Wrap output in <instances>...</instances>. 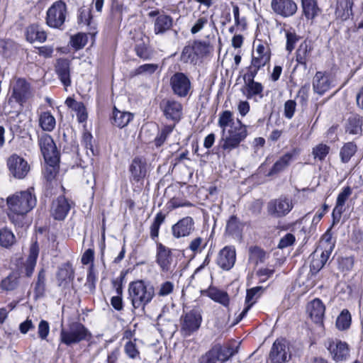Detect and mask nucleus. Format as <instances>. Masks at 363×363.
Instances as JSON below:
<instances>
[{
    "label": "nucleus",
    "instance_id": "6",
    "mask_svg": "<svg viewBox=\"0 0 363 363\" xmlns=\"http://www.w3.org/2000/svg\"><path fill=\"white\" fill-rule=\"evenodd\" d=\"M201 321V311L198 308L191 310L181 318V333L185 337L190 336L199 330Z\"/></svg>",
    "mask_w": 363,
    "mask_h": 363
},
{
    "label": "nucleus",
    "instance_id": "22",
    "mask_svg": "<svg viewBox=\"0 0 363 363\" xmlns=\"http://www.w3.org/2000/svg\"><path fill=\"white\" fill-rule=\"evenodd\" d=\"M332 86V80L329 76L321 72H317L313 79V88L319 95L324 94Z\"/></svg>",
    "mask_w": 363,
    "mask_h": 363
},
{
    "label": "nucleus",
    "instance_id": "54",
    "mask_svg": "<svg viewBox=\"0 0 363 363\" xmlns=\"http://www.w3.org/2000/svg\"><path fill=\"white\" fill-rule=\"evenodd\" d=\"M91 20V11L85 7L79 9L78 23L89 26Z\"/></svg>",
    "mask_w": 363,
    "mask_h": 363
},
{
    "label": "nucleus",
    "instance_id": "46",
    "mask_svg": "<svg viewBox=\"0 0 363 363\" xmlns=\"http://www.w3.org/2000/svg\"><path fill=\"white\" fill-rule=\"evenodd\" d=\"M214 348L218 350V355L220 362L227 361L230 357L238 352V349H234L231 347H222L220 345H216Z\"/></svg>",
    "mask_w": 363,
    "mask_h": 363
},
{
    "label": "nucleus",
    "instance_id": "45",
    "mask_svg": "<svg viewBox=\"0 0 363 363\" xmlns=\"http://www.w3.org/2000/svg\"><path fill=\"white\" fill-rule=\"evenodd\" d=\"M15 242L13 233L7 228L0 230V245L4 247H11Z\"/></svg>",
    "mask_w": 363,
    "mask_h": 363
},
{
    "label": "nucleus",
    "instance_id": "24",
    "mask_svg": "<svg viewBox=\"0 0 363 363\" xmlns=\"http://www.w3.org/2000/svg\"><path fill=\"white\" fill-rule=\"evenodd\" d=\"M134 39L135 43L134 50L136 55L144 60L150 59L152 53L147 45V38L142 33H139Z\"/></svg>",
    "mask_w": 363,
    "mask_h": 363
},
{
    "label": "nucleus",
    "instance_id": "43",
    "mask_svg": "<svg viewBox=\"0 0 363 363\" xmlns=\"http://www.w3.org/2000/svg\"><path fill=\"white\" fill-rule=\"evenodd\" d=\"M19 277L16 273H11L1 282L0 286L6 291H12L18 285Z\"/></svg>",
    "mask_w": 363,
    "mask_h": 363
},
{
    "label": "nucleus",
    "instance_id": "64",
    "mask_svg": "<svg viewBox=\"0 0 363 363\" xmlns=\"http://www.w3.org/2000/svg\"><path fill=\"white\" fill-rule=\"evenodd\" d=\"M173 290L174 284L169 281H167L161 284L157 294L160 296H166L172 293Z\"/></svg>",
    "mask_w": 363,
    "mask_h": 363
},
{
    "label": "nucleus",
    "instance_id": "12",
    "mask_svg": "<svg viewBox=\"0 0 363 363\" xmlns=\"http://www.w3.org/2000/svg\"><path fill=\"white\" fill-rule=\"evenodd\" d=\"M156 262L164 272L172 271L175 267L171 250L162 243L157 245Z\"/></svg>",
    "mask_w": 363,
    "mask_h": 363
},
{
    "label": "nucleus",
    "instance_id": "57",
    "mask_svg": "<svg viewBox=\"0 0 363 363\" xmlns=\"http://www.w3.org/2000/svg\"><path fill=\"white\" fill-rule=\"evenodd\" d=\"M325 264L323 261L318 257V255H311V262L310 264V271L312 274H316Z\"/></svg>",
    "mask_w": 363,
    "mask_h": 363
},
{
    "label": "nucleus",
    "instance_id": "3",
    "mask_svg": "<svg viewBox=\"0 0 363 363\" xmlns=\"http://www.w3.org/2000/svg\"><path fill=\"white\" fill-rule=\"evenodd\" d=\"M247 136V126L240 119H237L236 125H233L225 132H221L220 145L223 150L230 152L237 148Z\"/></svg>",
    "mask_w": 363,
    "mask_h": 363
},
{
    "label": "nucleus",
    "instance_id": "63",
    "mask_svg": "<svg viewBox=\"0 0 363 363\" xmlns=\"http://www.w3.org/2000/svg\"><path fill=\"white\" fill-rule=\"evenodd\" d=\"M296 240L295 236L291 233L286 234L281 238L278 244V248L284 249L292 245Z\"/></svg>",
    "mask_w": 363,
    "mask_h": 363
},
{
    "label": "nucleus",
    "instance_id": "39",
    "mask_svg": "<svg viewBox=\"0 0 363 363\" xmlns=\"http://www.w3.org/2000/svg\"><path fill=\"white\" fill-rule=\"evenodd\" d=\"M345 131L351 135L361 134L362 121L357 116H350L345 125Z\"/></svg>",
    "mask_w": 363,
    "mask_h": 363
},
{
    "label": "nucleus",
    "instance_id": "31",
    "mask_svg": "<svg viewBox=\"0 0 363 363\" xmlns=\"http://www.w3.org/2000/svg\"><path fill=\"white\" fill-rule=\"evenodd\" d=\"M39 254V247L37 242L31 244L29 250V255L24 264L26 274L30 277L34 271L37 258Z\"/></svg>",
    "mask_w": 363,
    "mask_h": 363
},
{
    "label": "nucleus",
    "instance_id": "49",
    "mask_svg": "<svg viewBox=\"0 0 363 363\" xmlns=\"http://www.w3.org/2000/svg\"><path fill=\"white\" fill-rule=\"evenodd\" d=\"M88 38L85 33H77L71 38V44L76 50L83 48L87 43Z\"/></svg>",
    "mask_w": 363,
    "mask_h": 363
},
{
    "label": "nucleus",
    "instance_id": "29",
    "mask_svg": "<svg viewBox=\"0 0 363 363\" xmlns=\"http://www.w3.org/2000/svg\"><path fill=\"white\" fill-rule=\"evenodd\" d=\"M173 26V18L166 14L159 15L154 22V32L156 35H162L169 30Z\"/></svg>",
    "mask_w": 363,
    "mask_h": 363
},
{
    "label": "nucleus",
    "instance_id": "38",
    "mask_svg": "<svg viewBox=\"0 0 363 363\" xmlns=\"http://www.w3.org/2000/svg\"><path fill=\"white\" fill-rule=\"evenodd\" d=\"M218 126L222 129L221 132H225L233 125H236L234 121L233 114L230 111H224L219 115L218 121Z\"/></svg>",
    "mask_w": 363,
    "mask_h": 363
},
{
    "label": "nucleus",
    "instance_id": "42",
    "mask_svg": "<svg viewBox=\"0 0 363 363\" xmlns=\"http://www.w3.org/2000/svg\"><path fill=\"white\" fill-rule=\"evenodd\" d=\"M351 325V315L348 310L344 309L337 316L336 320V326L340 330H345L350 328Z\"/></svg>",
    "mask_w": 363,
    "mask_h": 363
},
{
    "label": "nucleus",
    "instance_id": "15",
    "mask_svg": "<svg viewBox=\"0 0 363 363\" xmlns=\"http://www.w3.org/2000/svg\"><path fill=\"white\" fill-rule=\"evenodd\" d=\"M299 152L298 149L294 148L280 157L269 169L267 176L272 177L284 172L290 165L295 157L298 155Z\"/></svg>",
    "mask_w": 363,
    "mask_h": 363
},
{
    "label": "nucleus",
    "instance_id": "40",
    "mask_svg": "<svg viewBox=\"0 0 363 363\" xmlns=\"http://www.w3.org/2000/svg\"><path fill=\"white\" fill-rule=\"evenodd\" d=\"M242 229V225L235 216H231L226 224V233L229 235H239Z\"/></svg>",
    "mask_w": 363,
    "mask_h": 363
},
{
    "label": "nucleus",
    "instance_id": "27",
    "mask_svg": "<svg viewBox=\"0 0 363 363\" xmlns=\"http://www.w3.org/2000/svg\"><path fill=\"white\" fill-rule=\"evenodd\" d=\"M312 50L313 48L307 40L302 42L296 50V61L298 65H302L304 69H307V63L310 60Z\"/></svg>",
    "mask_w": 363,
    "mask_h": 363
},
{
    "label": "nucleus",
    "instance_id": "60",
    "mask_svg": "<svg viewBox=\"0 0 363 363\" xmlns=\"http://www.w3.org/2000/svg\"><path fill=\"white\" fill-rule=\"evenodd\" d=\"M194 57V48L191 45L185 46L182 52L181 60L184 63L191 62Z\"/></svg>",
    "mask_w": 363,
    "mask_h": 363
},
{
    "label": "nucleus",
    "instance_id": "48",
    "mask_svg": "<svg viewBox=\"0 0 363 363\" xmlns=\"http://www.w3.org/2000/svg\"><path fill=\"white\" fill-rule=\"evenodd\" d=\"M45 163L46 166L44 169V177L48 182H52L58 172L59 162H55V164L51 162Z\"/></svg>",
    "mask_w": 363,
    "mask_h": 363
},
{
    "label": "nucleus",
    "instance_id": "44",
    "mask_svg": "<svg viewBox=\"0 0 363 363\" xmlns=\"http://www.w3.org/2000/svg\"><path fill=\"white\" fill-rule=\"evenodd\" d=\"M245 83L247 89L246 96L248 99H250L255 95L262 94L263 91V86L261 83L255 82V80L245 82Z\"/></svg>",
    "mask_w": 363,
    "mask_h": 363
},
{
    "label": "nucleus",
    "instance_id": "26",
    "mask_svg": "<svg viewBox=\"0 0 363 363\" xmlns=\"http://www.w3.org/2000/svg\"><path fill=\"white\" fill-rule=\"evenodd\" d=\"M74 277V272L69 263L62 264L58 269L57 273V279L58 286L65 288Z\"/></svg>",
    "mask_w": 363,
    "mask_h": 363
},
{
    "label": "nucleus",
    "instance_id": "34",
    "mask_svg": "<svg viewBox=\"0 0 363 363\" xmlns=\"http://www.w3.org/2000/svg\"><path fill=\"white\" fill-rule=\"evenodd\" d=\"M207 296L214 301L219 303L223 306H228L230 303V298L228 293L225 291L213 287L207 291Z\"/></svg>",
    "mask_w": 363,
    "mask_h": 363
},
{
    "label": "nucleus",
    "instance_id": "58",
    "mask_svg": "<svg viewBox=\"0 0 363 363\" xmlns=\"http://www.w3.org/2000/svg\"><path fill=\"white\" fill-rule=\"evenodd\" d=\"M265 258V252L258 247H253L250 249V259L255 261L256 264L262 262Z\"/></svg>",
    "mask_w": 363,
    "mask_h": 363
},
{
    "label": "nucleus",
    "instance_id": "28",
    "mask_svg": "<svg viewBox=\"0 0 363 363\" xmlns=\"http://www.w3.org/2000/svg\"><path fill=\"white\" fill-rule=\"evenodd\" d=\"M26 40L31 43H43L47 38L46 33L37 24H32L26 28Z\"/></svg>",
    "mask_w": 363,
    "mask_h": 363
},
{
    "label": "nucleus",
    "instance_id": "51",
    "mask_svg": "<svg viewBox=\"0 0 363 363\" xmlns=\"http://www.w3.org/2000/svg\"><path fill=\"white\" fill-rule=\"evenodd\" d=\"M174 125H165L155 139V145L161 146L166 140L168 135L172 132Z\"/></svg>",
    "mask_w": 363,
    "mask_h": 363
},
{
    "label": "nucleus",
    "instance_id": "56",
    "mask_svg": "<svg viewBox=\"0 0 363 363\" xmlns=\"http://www.w3.org/2000/svg\"><path fill=\"white\" fill-rule=\"evenodd\" d=\"M45 290V274L44 270L39 272L38 280L35 286V291L38 296H42Z\"/></svg>",
    "mask_w": 363,
    "mask_h": 363
},
{
    "label": "nucleus",
    "instance_id": "20",
    "mask_svg": "<svg viewBox=\"0 0 363 363\" xmlns=\"http://www.w3.org/2000/svg\"><path fill=\"white\" fill-rule=\"evenodd\" d=\"M71 61L66 58H60L55 64V72L62 84L67 87L71 85L70 79Z\"/></svg>",
    "mask_w": 363,
    "mask_h": 363
},
{
    "label": "nucleus",
    "instance_id": "62",
    "mask_svg": "<svg viewBox=\"0 0 363 363\" xmlns=\"http://www.w3.org/2000/svg\"><path fill=\"white\" fill-rule=\"evenodd\" d=\"M50 333V326L48 321L42 320L38 325V333L42 340H46Z\"/></svg>",
    "mask_w": 363,
    "mask_h": 363
},
{
    "label": "nucleus",
    "instance_id": "52",
    "mask_svg": "<svg viewBox=\"0 0 363 363\" xmlns=\"http://www.w3.org/2000/svg\"><path fill=\"white\" fill-rule=\"evenodd\" d=\"M218 352V350L213 347L201 357L200 363H217V362L220 361Z\"/></svg>",
    "mask_w": 363,
    "mask_h": 363
},
{
    "label": "nucleus",
    "instance_id": "13",
    "mask_svg": "<svg viewBox=\"0 0 363 363\" xmlns=\"http://www.w3.org/2000/svg\"><path fill=\"white\" fill-rule=\"evenodd\" d=\"M164 116L174 122H178L182 115V105L174 99H166L160 103Z\"/></svg>",
    "mask_w": 363,
    "mask_h": 363
},
{
    "label": "nucleus",
    "instance_id": "53",
    "mask_svg": "<svg viewBox=\"0 0 363 363\" xmlns=\"http://www.w3.org/2000/svg\"><path fill=\"white\" fill-rule=\"evenodd\" d=\"M286 50L289 51V52H291V51L294 49L295 45L300 40V37L296 34L295 32H291L290 30L286 31Z\"/></svg>",
    "mask_w": 363,
    "mask_h": 363
},
{
    "label": "nucleus",
    "instance_id": "41",
    "mask_svg": "<svg viewBox=\"0 0 363 363\" xmlns=\"http://www.w3.org/2000/svg\"><path fill=\"white\" fill-rule=\"evenodd\" d=\"M17 50L16 43L11 40H0V53L6 57L13 55Z\"/></svg>",
    "mask_w": 363,
    "mask_h": 363
},
{
    "label": "nucleus",
    "instance_id": "4",
    "mask_svg": "<svg viewBox=\"0 0 363 363\" xmlns=\"http://www.w3.org/2000/svg\"><path fill=\"white\" fill-rule=\"evenodd\" d=\"M91 337L89 330L79 322H72L60 331V341L66 345L77 344Z\"/></svg>",
    "mask_w": 363,
    "mask_h": 363
},
{
    "label": "nucleus",
    "instance_id": "61",
    "mask_svg": "<svg viewBox=\"0 0 363 363\" xmlns=\"http://www.w3.org/2000/svg\"><path fill=\"white\" fill-rule=\"evenodd\" d=\"M158 68V65L157 64H145L139 66L136 70V74H153Z\"/></svg>",
    "mask_w": 363,
    "mask_h": 363
},
{
    "label": "nucleus",
    "instance_id": "18",
    "mask_svg": "<svg viewBox=\"0 0 363 363\" xmlns=\"http://www.w3.org/2000/svg\"><path fill=\"white\" fill-rule=\"evenodd\" d=\"M31 95L30 84L24 79H18L13 85L12 96L18 103L24 102Z\"/></svg>",
    "mask_w": 363,
    "mask_h": 363
},
{
    "label": "nucleus",
    "instance_id": "8",
    "mask_svg": "<svg viewBox=\"0 0 363 363\" xmlns=\"http://www.w3.org/2000/svg\"><path fill=\"white\" fill-rule=\"evenodd\" d=\"M291 199L281 196L271 200L267 204V212L274 218H281L286 216L293 208Z\"/></svg>",
    "mask_w": 363,
    "mask_h": 363
},
{
    "label": "nucleus",
    "instance_id": "55",
    "mask_svg": "<svg viewBox=\"0 0 363 363\" xmlns=\"http://www.w3.org/2000/svg\"><path fill=\"white\" fill-rule=\"evenodd\" d=\"M270 61V55H252L251 64L259 67H264Z\"/></svg>",
    "mask_w": 363,
    "mask_h": 363
},
{
    "label": "nucleus",
    "instance_id": "1",
    "mask_svg": "<svg viewBox=\"0 0 363 363\" xmlns=\"http://www.w3.org/2000/svg\"><path fill=\"white\" fill-rule=\"evenodd\" d=\"M36 197L30 189L16 192L6 199L8 217L16 228L26 229L32 223L28 213L36 206Z\"/></svg>",
    "mask_w": 363,
    "mask_h": 363
},
{
    "label": "nucleus",
    "instance_id": "16",
    "mask_svg": "<svg viewBox=\"0 0 363 363\" xmlns=\"http://www.w3.org/2000/svg\"><path fill=\"white\" fill-rule=\"evenodd\" d=\"M236 260L235 248L233 246H225L218 252L216 263L223 270H230Z\"/></svg>",
    "mask_w": 363,
    "mask_h": 363
},
{
    "label": "nucleus",
    "instance_id": "35",
    "mask_svg": "<svg viewBox=\"0 0 363 363\" xmlns=\"http://www.w3.org/2000/svg\"><path fill=\"white\" fill-rule=\"evenodd\" d=\"M39 125L44 131L51 132L56 125L55 118L48 111L42 112L39 116Z\"/></svg>",
    "mask_w": 363,
    "mask_h": 363
},
{
    "label": "nucleus",
    "instance_id": "25",
    "mask_svg": "<svg viewBox=\"0 0 363 363\" xmlns=\"http://www.w3.org/2000/svg\"><path fill=\"white\" fill-rule=\"evenodd\" d=\"M333 359L336 362L342 361L346 359L349 354L348 345L345 342H330L328 347Z\"/></svg>",
    "mask_w": 363,
    "mask_h": 363
},
{
    "label": "nucleus",
    "instance_id": "14",
    "mask_svg": "<svg viewBox=\"0 0 363 363\" xmlns=\"http://www.w3.org/2000/svg\"><path fill=\"white\" fill-rule=\"evenodd\" d=\"M271 7L276 14L284 18L294 16L298 9L297 4L293 0H272Z\"/></svg>",
    "mask_w": 363,
    "mask_h": 363
},
{
    "label": "nucleus",
    "instance_id": "37",
    "mask_svg": "<svg viewBox=\"0 0 363 363\" xmlns=\"http://www.w3.org/2000/svg\"><path fill=\"white\" fill-rule=\"evenodd\" d=\"M357 150V147L354 142L345 143L340 151V157L342 162L347 163L351 157L356 153Z\"/></svg>",
    "mask_w": 363,
    "mask_h": 363
},
{
    "label": "nucleus",
    "instance_id": "9",
    "mask_svg": "<svg viewBox=\"0 0 363 363\" xmlns=\"http://www.w3.org/2000/svg\"><path fill=\"white\" fill-rule=\"evenodd\" d=\"M169 84L172 92L179 97H186L191 89L189 78L183 72H176L171 77Z\"/></svg>",
    "mask_w": 363,
    "mask_h": 363
},
{
    "label": "nucleus",
    "instance_id": "33",
    "mask_svg": "<svg viewBox=\"0 0 363 363\" xmlns=\"http://www.w3.org/2000/svg\"><path fill=\"white\" fill-rule=\"evenodd\" d=\"M335 247V242L332 241L331 234L328 231L325 233L320 241V247L323 249L321 254L318 257L321 259L323 262L326 263L329 259L332 251Z\"/></svg>",
    "mask_w": 363,
    "mask_h": 363
},
{
    "label": "nucleus",
    "instance_id": "2",
    "mask_svg": "<svg viewBox=\"0 0 363 363\" xmlns=\"http://www.w3.org/2000/svg\"><path fill=\"white\" fill-rule=\"evenodd\" d=\"M155 295L154 286L144 280L132 281L128 286V298L135 310L141 314L145 313V306L151 302Z\"/></svg>",
    "mask_w": 363,
    "mask_h": 363
},
{
    "label": "nucleus",
    "instance_id": "19",
    "mask_svg": "<svg viewBox=\"0 0 363 363\" xmlns=\"http://www.w3.org/2000/svg\"><path fill=\"white\" fill-rule=\"evenodd\" d=\"M70 210V204L68 200L63 196H60L53 201L51 208V213L55 220H62L67 216Z\"/></svg>",
    "mask_w": 363,
    "mask_h": 363
},
{
    "label": "nucleus",
    "instance_id": "36",
    "mask_svg": "<svg viewBox=\"0 0 363 363\" xmlns=\"http://www.w3.org/2000/svg\"><path fill=\"white\" fill-rule=\"evenodd\" d=\"M303 13L306 18L313 20L320 12L315 0H301Z\"/></svg>",
    "mask_w": 363,
    "mask_h": 363
},
{
    "label": "nucleus",
    "instance_id": "7",
    "mask_svg": "<svg viewBox=\"0 0 363 363\" xmlns=\"http://www.w3.org/2000/svg\"><path fill=\"white\" fill-rule=\"evenodd\" d=\"M38 143L45 162H60V154L52 138L46 133L39 136Z\"/></svg>",
    "mask_w": 363,
    "mask_h": 363
},
{
    "label": "nucleus",
    "instance_id": "21",
    "mask_svg": "<svg viewBox=\"0 0 363 363\" xmlns=\"http://www.w3.org/2000/svg\"><path fill=\"white\" fill-rule=\"evenodd\" d=\"M352 194V189L350 186L345 187L338 194L336 205L333 211V223H338L341 218L342 214L345 211V203Z\"/></svg>",
    "mask_w": 363,
    "mask_h": 363
},
{
    "label": "nucleus",
    "instance_id": "32",
    "mask_svg": "<svg viewBox=\"0 0 363 363\" xmlns=\"http://www.w3.org/2000/svg\"><path fill=\"white\" fill-rule=\"evenodd\" d=\"M133 118V116L131 113L121 111L114 107L111 117V123L119 128H123L130 123Z\"/></svg>",
    "mask_w": 363,
    "mask_h": 363
},
{
    "label": "nucleus",
    "instance_id": "23",
    "mask_svg": "<svg viewBox=\"0 0 363 363\" xmlns=\"http://www.w3.org/2000/svg\"><path fill=\"white\" fill-rule=\"evenodd\" d=\"M325 307L319 298H315L307 306V312L311 320L316 323H321L325 314Z\"/></svg>",
    "mask_w": 363,
    "mask_h": 363
},
{
    "label": "nucleus",
    "instance_id": "47",
    "mask_svg": "<svg viewBox=\"0 0 363 363\" xmlns=\"http://www.w3.org/2000/svg\"><path fill=\"white\" fill-rule=\"evenodd\" d=\"M165 215L162 212H159L157 213L153 223L150 226V237L152 239L155 240L159 235V230L161 224L164 221Z\"/></svg>",
    "mask_w": 363,
    "mask_h": 363
},
{
    "label": "nucleus",
    "instance_id": "17",
    "mask_svg": "<svg viewBox=\"0 0 363 363\" xmlns=\"http://www.w3.org/2000/svg\"><path fill=\"white\" fill-rule=\"evenodd\" d=\"M194 230V221L190 216H186L179 220L172 225V235L176 238L189 236Z\"/></svg>",
    "mask_w": 363,
    "mask_h": 363
},
{
    "label": "nucleus",
    "instance_id": "5",
    "mask_svg": "<svg viewBox=\"0 0 363 363\" xmlns=\"http://www.w3.org/2000/svg\"><path fill=\"white\" fill-rule=\"evenodd\" d=\"M67 16V6L62 1L54 2L48 9L46 23L51 28H60L65 23Z\"/></svg>",
    "mask_w": 363,
    "mask_h": 363
},
{
    "label": "nucleus",
    "instance_id": "11",
    "mask_svg": "<svg viewBox=\"0 0 363 363\" xmlns=\"http://www.w3.org/2000/svg\"><path fill=\"white\" fill-rule=\"evenodd\" d=\"M291 357L288 342L285 340H277L271 348L269 359L272 363H284Z\"/></svg>",
    "mask_w": 363,
    "mask_h": 363
},
{
    "label": "nucleus",
    "instance_id": "30",
    "mask_svg": "<svg viewBox=\"0 0 363 363\" xmlns=\"http://www.w3.org/2000/svg\"><path fill=\"white\" fill-rule=\"evenodd\" d=\"M130 172L133 179L136 182H139L147 174L146 162L140 157H135L130 164Z\"/></svg>",
    "mask_w": 363,
    "mask_h": 363
},
{
    "label": "nucleus",
    "instance_id": "59",
    "mask_svg": "<svg viewBox=\"0 0 363 363\" xmlns=\"http://www.w3.org/2000/svg\"><path fill=\"white\" fill-rule=\"evenodd\" d=\"M330 147L324 144H319L313 149V155L315 158L323 160L329 152Z\"/></svg>",
    "mask_w": 363,
    "mask_h": 363
},
{
    "label": "nucleus",
    "instance_id": "10",
    "mask_svg": "<svg viewBox=\"0 0 363 363\" xmlns=\"http://www.w3.org/2000/svg\"><path fill=\"white\" fill-rule=\"evenodd\" d=\"M7 166L10 174L18 179H23L30 171L27 161L17 155H12L9 157Z\"/></svg>",
    "mask_w": 363,
    "mask_h": 363
},
{
    "label": "nucleus",
    "instance_id": "50",
    "mask_svg": "<svg viewBox=\"0 0 363 363\" xmlns=\"http://www.w3.org/2000/svg\"><path fill=\"white\" fill-rule=\"evenodd\" d=\"M124 351L129 358L132 359H140V352L136 344L133 341H128L125 343Z\"/></svg>",
    "mask_w": 363,
    "mask_h": 363
}]
</instances>
